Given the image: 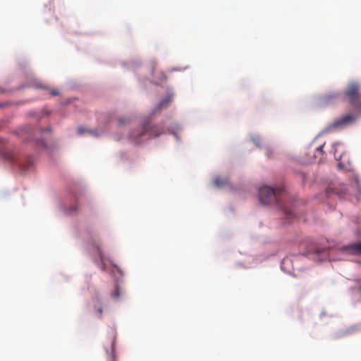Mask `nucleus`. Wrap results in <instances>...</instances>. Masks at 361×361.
Listing matches in <instances>:
<instances>
[{
    "label": "nucleus",
    "instance_id": "13",
    "mask_svg": "<svg viewBox=\"0 0 361 361\" xmlns=\"http://www.w3.org/2000/svg\"><path fill=\"white\" fill-rule=\"evenodd\" d=\"M252 140L253 142L256 145V146H257V147L261 146L262 142L261 138L259 136H257V135L253 136V137H252Z\"/></svg>",
    "mask_w": 361,
    "mask_h": 361
},
{
    "label": "nucleus",
    "instance_id": "3",
    "mask_svg": "<svg viewBox=\"0 0 361 361\" xmlns=\"http://www.w3.org/2000/svg\"><path fill=\"white\" fill-rule=\"evenodd\" d=\"M2 155L11 162L16 163L20 168L23 170H27L31 165H32V162L30 159H28L27 164H23L21 157H19L18 153L14 150L13 146L11 145H8L5 146L1 150Z\"/></svg>",
    "mask_w": 361,
    "mask_h": 361
},
{
    "label": "nucleus",
    "instance_id": "15",
    "mask_svg": "<svg viewBox=\"0 0 361 361\" xmlns=\"http://www.w3.org/2000/svg\"><path fill=\"white\" fill-rule=\"evenodd\" d=\"M97 252H98V255L99 256L100 259L102 261L103 260V255H102V250L99 248H98Z\"/></svg>",
    "mask_w": 361,
    "mask_h": 361
},
{
    "label": "nucleus",
    "instance_id": "9",
    "mask_svg": "<svg viewBox=\"0 0 361 361\" xmlns=\"http://www.w3.org/2000/svg\"><path fill=\"white\" fill-rule=\"evenodd\" d=\"M77 132H78V135H83L86 132L90 133L91 135H92L94 136H97V135H99V133H97V130H87L86 129H85L82 127H79L77 129Z\"/></svg>",
    "mask_w": 361,
    "mask_h": 361
},
{
    "label": "nucleus",
    "instance_id": "14",
    "mask_svg": "<svg viewBox=\"0 0 361 361\" xmlns=\"http://www.w3.org/2000/svg\"><path fill=\"white\" fill-rule=\"evenodd\" d=\"M77 211H78V205H75V206L69 207L68 209V213L73 214V213L76 212Z\"/></svg>",
    "mask_w": 361,
    "mask_h": 361
},
{
    "label": "nucleus",
    "instance_id": "8",
    "mask_svg": "<svg viewBox=\"0 0 361 361\" xmlns=\"http://www.w3.org/2000/svg\"><path fill=\"white\" fill-rule=\"evenodd\" d=\"M172 99L171 97H168L167 98L163 99L157 106V110L161 111V109L165 108L167 105L171 102Z\"/></svg>",
    "mask_w": 361,
    "mask_h": 361
},
{
    "label": "nucleus",
    "instance_id": "17",
    "mask_svg": "<svg viewBox=\"0 0 361 361\" xmlns=\"http://www.w3.org/2000/svg\"><path fill=\"white\" fill-rule=\"evenodd\" d=\"M323 147H324V145H320L319 147H318L317 148V149L318 151L322 152V150H323Z\"/></svg>",
    "mask_w": 361,
    "mask_h": 361
},
{
    "label": "nucleus",
    "instance_id": "18",
    "mask_svg": "<svg viewBox=\"0 0 361 361\" xmlns=\"http://www.w3.org/2000/svg\"><path fill=\"white\" fill-rule=\"evenodd\" d=\"M267 154L269 157H271V152H269V150L267 151Z\"/></svg>",
    "mask_w": 361,
    "mask_h": 361
},
{
    "label": "nucleus",
    "instance_id": "7",
    "mask_svg": "<svg viewBox=\"0 0 361 361\" xmlns=\"http://www.w3.org/2000/svg\"><path fill=\"white\" fill-rule=\"evenodd\" d=\"M35 87L36 88L47 90L49 92V93L52 96H56V95L59 94V92L56 89L52 88V87H49L48 86L44 85L42 84L41 82L35 83Z\"/></svg>",
    "mask_w": 361,
    "mask_h": 361
},
{
    "label": "nucleus",
    "instance_id": "12",
    "mask_svg": "<svg viewBox=\"0 0 361 361\" xmlns=\"http://www.w3.org/2000/svg\"><path fill=\"white\" fill-rule=\"evenodd\" d=\"M120 295H121L120 290H119L118 286H117L116 287L115 291L114 293H111V297L113 299L116 300V299H118L120 298Z\"/></svg>",
    "mask_w": 361,
    "mask_h": 361
},
{
    "label": "nucleus",
    "instance_id": "2",
    "mask_svg": "<svg viewBox=\"0 0 361 361\" xmlns=\"http://www.w3.org/2000/svg\"><path fill=\"white\" fill-rule=\"evenodd\" d=\"M163 132V128L157 125L152 126L149 123H145L131 132L130 137L135 144H140L144 140L161 135Z\"/></svg>",
    "mask_w": 361,
    "mask_h": 361
},
{
    "label": "nucleus",
    "instance_id": "5",
    "mask_svg": "<svg viewBox=\"0 0 361 361\" xmlns=\"http://www.w3.org/2000/svg\"><path fill=\"white\" fill-rule=\"evenodd\" d=\"M359 90V85L355 83L350 84L346 90L345 94L353 104H357L361 97Z\"/></svg>",
    "mask_w": 361,
    "mask_h": 361
},
{
    "label": "nucleus",
    "instance_id": "4",
    "mask_svg": "<svg viewBox=\"0 0 361 361\" xmlns=\"http://www.w3.org/2000/svg\"><path fill=\"white\" fill-rule=\"evenodd\" d=\"M353 121V116L350 114L343 116L341 118L336 120L322 130V133H328L334 129L342 128Z\"/></svg>",
    "mask_w": 361,
    "mask_h": 361
},
{
    "label": "nucleus",
    "instance_id": "6",
    "mask_svg": "<svg viewBox=\"0 0 361 361\" xmlns=\"http://www.w3.org/2000/svg\"><path fill=\"white\" fill-rule=\"evenodd\" d=\"M342 250H347L352 255H361V242L344 246Z\"/></svg>",
    "mask_w": 361,
    "mask_h": 361
},
{
    "label": "nucleus",
    "instance_id": "11",
    "mask_svg": "<svg viewBox=\"0 0 361 361\" xmlns=\"http://www.w3.org/2000/svg\"><path fill=\"white\" fill-rule=\"evenodd\" d=\"M130 123V119L126 117H120L118 118V124L119 126L127 125Z\"/></svg>",
    "mask_w": 361,
    "mask_h": 361
},
{
    "label": "nucleus",
    "instance_id": "1",
    "mask_svg": "<svg viewBox=\"0 0 361 361\" xmlns=\"http://www.w3.org/2000/svg\"><path fill=\"white\" fill-rule=\"evenodd\" d=\"M283 193V188H273L264 185L259 188V199L262 204L265 205L276 203L283 211L286 218L291 219L295 217V213L292 209L283 207L281 202V198Z\"/></svg>",
    "mask_w": 361,
    "mask_h": 361
},
{
    "label": "nucleus",
    "instance_id": "10",
    "mask_svg": "<svg viewBox=\"0 0 361 361\" xmlns=\"http://www.w3.org/2000/svg\"><path fill=\"white\" fill-rule=\"evenodd\" d=\"M213 183L215 186L221 187L226 183V180H224L221 178H216L215 179H214Z\"/></svg>",
    "mask_w": 361,
    "mask_h": 361
},
{
    "label": "nucleus",
    "instance_id": "16",
    "mask_svg": "<svg viewBox=\"0 0 361 361\" xmlns=\"http://www.w3.org/2000/svg\"><path fill=\"white\" fill-rule=\"evenodd\" d=\"M97 312H98V313H99V315L101 317V316H102V312H103V310H102V307H98V308H97Z\"/></svg>",
    "mask_w": 361,
    "mask_h": 361
}]
</instances>
